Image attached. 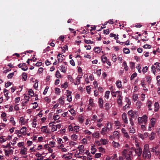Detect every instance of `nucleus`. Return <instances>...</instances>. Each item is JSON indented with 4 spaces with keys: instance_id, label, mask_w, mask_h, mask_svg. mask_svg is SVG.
<instances>
[{
    "instance_id": "obj_1",
    "label": "nucleus",
    "mask_w": 160,
    "mask_h": 160,
    "mask_svg": "<svg viewBox=\"0 0 160 160\" xmlns=\"http://www.w3.org/2000/svg\"><path fill=\"white\" fill-rule=\"evenodd\" d=\"M142 155L147 158H149L151 157L150 152L148 150L146 145L144 146Z\"/></svg>"
},
{
    "instance_id": "obj_2",
    "label": "nucleus",
    "mask_w": 160,
    "mask_h": 160,
    "mask_svg": "<svg viewBox=\"0 0 160 160\" xmlns=\"http://www.w3.org/2000/svg\"><path fill=\"white\" fill-rule=\"evenodd\" d=\"M26 65V63H23L19 64L18 66L19 68H21L22 70L26 71L28 69V67Z\"/></svg>"
},
{
    "instance_id": "obj_3",
    "label": "nucleus",
    "mask_w": 160,
    "mask_h": 160,
    "mask_svg": "<svg viewBox=\"0 0 160 160\" xmlns=\"http://www.w3.org/2000/svg\"><path fill=\"white\" fill-rule=\"evenodd\" d=\"M135 152L138 157H140L142 153V149L140 148H139L135 149Z\"/></svg>"
},
{
    "instance_id": "obj_4",
    "label": "nucleus",
    "mask_w": 160,
    "mask_h": 160,
    "mask_svg": "<svg viewBox=\"0 0 160 160\" xmlns=\"http://www.w3.org/2000/svg\"><path fill=\"white\" fill-rule=\"evenodd\" d=\"M112 128V126L110 124V128H102V130L101 131V133L103 135L105 134L106 132L107 131V130L108 129H110L111 128Z\"/></svg>"
},
{
    "instance_id": "obj_5",
    "label": "nucleus",
    "mask_w": 160,
    "mask_h": 160,
    "mask_svg": "<svg viewBox=\"0 0 160 160\" xmlns=\"http://www.w3.org/2000/svg\"><path fill=\"white\" fill-rule=\"evenodd\" d=\"M122 118L124 122L125 123H128V120L127 117V115L126 113H123L122 114Z\"/></svg>"
},
{
    "instance_id": "obj_6",
    "label": "nucleus",
    "mask_w": 160,
    "mask_h": 160,
    "mask_svg": "<svg viewBox=\"0 0 160 160\" xmlns=\"http://www.w3.org/2000/svg\"><path fill=\"white\" fill-rule=\"evenodd\" d=\"M122 96L120 95H119L118 96V100L117 102L118 104L119 105H122Z\"/></svg>"
},
{
    "instance_id": "obj_7",
    "label": "nucleus",
    "mask_w": 160,
    "mask_h": 160,
    "mask_svg": "<svg viewBox=\"0 0 160 160\" xmlns=\"http://www.w3.org/2000/svg\"><path fill=\"white\" fill-rule=\"evenodd\" d=\"M27 150V149L25 147H23L22 148V149L20 151V153L22 155H25L26 154V151Z\"/></svg>"
},
{
    "instance_id": "obj_8",
    "label": "nucleus",
    "mask_w": 160,
    "mask_h": 160,
    "mask_svg": "<svg viewBox=\"0 0 160 160\" xmlns=\"http://www.w3.org/2000/svg\"><path fill=\"white\" fill-rule=\"evenodd\" d=\"M98 102L100 108H103V101L102 98H100L99 99Z\"/></svg>"
},
{
    "instance_id": "obj_9",
    "label": "nucleus",
    "mask_w": 160,
    "mask_h": 160,
    "mask_svg": "<svg viewBox=\"0 0 160 160\" xmlns=\"http://www.w3.org/2000/svg\"><path fill=\"white\" fill-rule=\"evenodd\" d=\"M26 127H23L20 130V134H23L24 135L26 134Z\"/></svg>"
},
{
    "instance_id": "obj_10",
    "label": "nucleus",
    "mask_w": 160,
    "mask_h": 160,
    "mask_svg": "<svg viewBox=\"0 0 160 160\" xmlns=\"http://www.w3.org/2000/svg\"><path fill=\"white\" fill-rule=\"evenodd\" d=\"M128 151L126 149H124L122 152V155L124 158H127L128 155H130L128 153H127Z\"/></svg>"
},
{
    "instance_id": "obj_11",
    "label": "nucleus",
    "mask_w": 160,
    "mask_h": 160,
    "mask_svg": "<svg viewBox=\"0 0 160 160\" xmlns=\"http://www.w3.org/2000/svg\"><path fill=\"white\" fill-rule=\"evenodd\" d=\"M82 78V76L80 77H78L76 78V82H74V84L75 85H78L80 83V79Z\"/></svg>"
},
{
    "instance_id": "obj_12",
    "label": "nucleus",
    "mask_w": 160,
    "mask_h": 160,
    "mask_svg": "<svg viewBox=\"0 0 160 160\" xmlns=\"http://www.w3.org/2000/svg\"><path fill=\"white\" fill-rule=\"evenodd\" d=\"M71 92H69L68 93V95H67V100L69 102H70L72 101V97L71 95Z\"/></svg>"
},
{
    "instance_id": "obj_13",
    "label": "nucleus",
    "mask_w": 160,
    "mask_h": 160,
    "mask_svg": "<svg viewBox=\"0 0 160 160\" xmlns=\"http://www.w3.org/2000/svg\"><path fill=\"white\" fill-rule=\"evenodd\" d=\"M100 48L99 47H96L94 48L93 50L95 52L99 53L100 52L101 50Z\"/></svg>"
},
{
    "instance_id": "obj_14",
    "label": "nucleus",
    "mask_w": 160,
    "mask_h": 160,
    "mask_svg": "<svg viewBox=\"0 0 160 160\" xmlns=\"http://www.w3.org/2000/svg\"><path fill=\"white\" fill-rule=\"evenodd\" d=\"M122 132L124 134V136L125 137H126V138H128L129 137L128 133L126 131V130L124 129V128H122Z\"/></svg>"
},
{
    "instance_id": "obj_15",
    "label": "nucleus",
    "mask_w": 160,
    "mask_h": 160,
    "mask_svg": "<svg viewBox=\"0 0 160 160\" xmlns=\"http://www.w3.org/2000/svg\"><path fill=\"white\" fill-rule=\"evenodd\" d=\"M42 131L44 133H49L47 131V126H43L42 127Z\"/></svg>"
},
{
    "instance_id": "obj_16",
    "label": "nucleus",
    "mask_w": 160,
    "mask_h": 160,
    "mask_svg": "<svg viewBox=\"0 0 160 160\" xmlns=\"http://www.w3.org/2000/svg\"><path fill=\"white\" fill-rule=\"evenodd\" d=\"M27 75L25 72H23L22 74V78L23 79L24 81H26L27 79Z\"/></svg>"
},
{
    "instance_id": "obj_17",
    "label": "nucleus",
    "mask_w": 160,
    "mask_h": 160,
    "mask_svg": "<svg viewBox=\"0 0 160 160\" xmlns=\"http://www.w3.org/2000/svg\"><path fill=\"white\" fill-rule=\"evenodd\" d=\"M95 146L94 145L93 146H92L91 148V150L92 151L91 152V153L93 154H94L96 151V149L94 148Z\"/></svg>"
},
{
    "instance_id": "obj_18",
    "label": "nucleus",
    "mask_w": 160,
    "mask_h": 160,
    "mask_svg": "<svg viewBox=\"0 0 160 160\" xmlns=\"http://www.w3.org/2000/svg\"><path fill=\"white\" fill-rule=\"evenodd\" d=\"M116 85L118 88H122L121 82L120 81L118 80L116 82Z\"/></svg>"
},
{
    "instance_id": "obj_19",
    "label": "nucleus",
    "mask_w": 160,
    "mask_h": 160,
    "mask_svg": "<svg viewBox=\"0 0 160 160\" xmlns=\"http://www.w3.org/2000/svg\"><path fill=\"white\" fill-rule=\"evenodd\" d=\"M154 65H156V68L157 70L160 71V63L156 62L154 63Z\"/></svg>"
},
{
    "instance_id": "obj_20",
    "label": "nucleus",
    "mask_w": 160,
    "mask_h": 160,
    "mask_svg": "<svg viewBox=\"0 0 160 160\" xmlns=\"http://www.w3.org/2000/svg\"><path fill=\"white\" fill-rule=\"evenodd\" d=\"M155 111H157L159 109V104L158 102H155L154 104Z\"/></svg>"
},
{
    "instance_id": "obj_21",
    "label": "nucleus",
    "mask_w": 160,
    "mask_h": 160,
    "mask_svg": "<svg viewBox=\"0 0 160 160\" xmlns=\"http://www.w3.org/2000/svg\"><path fill=\"white\" fill-rule=\"evenodd\" d=\"M71 138L73 140L76 141L78 138V136L75 134H73L71 136Z\"/></svg>"
},
{
    "instance_id": "obj_22",
    "label": "nucleus",
    "mask_w": 160,
    "mask_h": 160,
    "mask_svg": "<svg viewBox=\"0 0 160 160\" xmlns=\"http://www.w3.org/2000/svg\"><path fill=\"white\" fill-rule=\"evenodd\" d=\"M123 51L124 53L128 54L130 53L129 49L128 48H124L123 49Z\"/></svg>"
},
{
    "instance_id": "obj_23",
    "label": "nucleus",
    "mask_w": 160,
    "mask_h": 160,
    "mask_svg": "<svg viewBox=\"0 0 160 160\" xmlns=\"http://www.w3.org/2000/svg\"><path fill=\"white\" fill-rule=\"evenodd\" d=\"M155 123V120L154 118H152L151 120V124L152 127L154 126V124Z\"/></svg>"
},
{
    "instance_id": "obj_24",
    "label": "nucleus",
    "mask_w": 160,
    "mask_h": 160,
    "mask_svg": "<svg viewBox=\"0 0 160 160\" xmlns=\"http://www.w3.org/2000/svg\"><path fill=\"white\" fill-rule=\"evenodd\" d=\"M56 77L58 78H61V75L58 70L56 71L55 74Z\"/></svg>"
},
{
    "instance_id": "obj_25",
    "label": "nucleus",
    "mask_w": 160,
    "mask_h": 160,
    "mask_svg": "<svg viewBox=\"0 0 160 160\" xmlns=\"http://www.w3.org/2000/svg\"><path fill=\"white\" fill-rule=\"evenodd\" d=\"M123 66L124 67V69L126 71L128 70V67L127 65V63L125 61H124L123 63Z\"/></svg>"
},
{
    "instance_id": "obj_26",
    "label": "nucleus",
    "mask_w": 160,
    "mask_h": 160,
    "mask_svg": "<svg viewBox=\"0 0 160 160\" xmlns=\"http://www.w3.org/2000/svg\"><path fill=\"white\" fill-rule=\"evenodd\" d=\"M84 41L85 43H86L87 44H92L94 43V42L93 41H92L91 40H87L86 39H84Z\"/></svg>"
},
{
    "instance_id": "obj_27",
    "label": "nucleus",
    "mask_w": 160,
    "mask_h": 160,
    "mask_svg": "<svg viewBox=\"0 0 160 160\" xmlns=\"http://www.w3.org/2000/svg\"><path fill=\"white\" fill-rule=\"evenodd\" d=\"M128 115L130 116V118H134L133 111L132 110H130L128 112Z\"/></svg>"
},
{
    "instance_id": "obj_28",
    "label": "nucleus",
    "mask_w": 160,
    "mask_h": 160,
    "mask_svg": "<svg viewBox=\"0 0 160 160\" xmlns=\"http://www.w3.org/2000/svg\"><path fill=\"white\" fill-rule=\"evenodd\" d=\"M68 78L69 80L71 82H73L74 80L73 79L72 77L70 75H68Z\"/></svg>"
},
{
    "instance_id": "obj_29",
    "label": "nucleus",
    "mask_w": 160,
    "mask_h": 160,
    "mask_svg": "<svg viewBox=\"0 0 160 160\" xmlns=\"http://www.w3.org/2000/svg\"><path fill=\"white\" fill-rule=\"evenodd\" d=\"M60 67L61 68L60 69V70L61 71L63 72H65L66 71L65 67L63 66H61Z\"/></svg>"
},
{
    "instance_id": "obj_30",
    "label": "nucleus",
    "mask_w": 160,
    "mask_h": 160,
    "mask_svg": "<svg viewBox=\"0 0 160 160\" xmlns=\"http://www.w3.org/2000/svg\"><path fill=\"white\" fill-rule=\"evenodd\" d=\"M146 79L148 84H150L152 80V78L151 77L149 76H147L146 77Z\"/></svg>"
},
{
    "instance_id": "obj_31",
    "label": "nucleus",
    "mask_w": 160,
    "mask_h": 160,
    "mask_svg": "<svg viewBox=\"0 0 160 160\" xmlns=\"http://www.w3.org/2000/svg\"><path fill=\"white\" fill-rule=\"evenodd\" d=\"M60 125H57L56 126H52V127L51 130L52 132H54L57 130V128H58V126H59Z\"/></svg>"
},
{
    "instance_id": "obj_32",
    "label": "nucleus",
    "mask_w": 160,
    "mask_h": 160,
    "mask_svg": "<svg viewBox=\"0 0 160 160\" xmlns=\"http://www.w3.org/2000/svg\"><path fill=\"white\" fill-rule=\"evenodd\" d=\"M148 106L149 110H151L152 109V108H151V107L152 104V102L151 101H149L148 102Z\"/></svg>"
},
{
    "instance_id": "obj_33",
    "label": "nucleus",
    "mask_w": 160,
    "mask_h": 160,
    "mask_svg": "<svg viewBox=\"0 0 160 160\" xmlns=\"http://www.w3.org/2000/svg\"><path fill=\"white\" fill-rule=\"evenodd\" d=\"M142 118L143 121L144 123H146L147 120V116L145 115H144Z\"/></svg>"
},
{
    "instance_id": "obj_34",
    "label": "nucleus",
    "mask_w": 160,
    "mask_h": 160,
    "mask_svg": "<svg viewBox=\"0 0 160 160\" xmlns=\"http://www.w3.org/2000/svg\"><path fill=\"white\" fill-rule=\"evenodd\" d=\"M79 122L82 123L83 122L84 120V118L83 116H80L78 118Z\"/></svg>"
},
{
    "instance_id": "obj_35",
    "label": "nucleus",
    "mask_w": 160,
    "mask_h": 160,
    "mask_svg": "<svg viewBox=\"0 0 160 160\" xmlns=\"http://www.w3.org/2000/svg\"><path fill=\"white\" fill-rule=\"evenodd\" d=\"M35 82L36 83H35L33 85L34 88L36 89L38 87V81L37 80H36Z\"/></svg>"
},
{
    "instance_id": "obj_36",
    "label": "nucleus",
    "mask_w": 160,
    "mask_h": 160,
    "mask_svg": "<svg viewBox=\"0 0 160 160\" xmlns=\"http://www.w3.org/2000/svg\"><path fill=\"white\" fill-rule=\"evenodd\" d=\"M138 123L140 124L142 123L143 122L142 118V117H139L138 120Z\"/></svg>"
},
{
    "instance_id": "obj_37",
    "label": "nucleus",
    "mask_w": 160,
    "mask_h": 160,
    "mask_svg": "<svg viewBox=\"0 0 160 160\" xmlns=\"http://www.w3.org/2000/svg\"><path fill=\"white\" fill-rule=\"evenodd\" d=\"M110 92L109 91H107L105 92V97L107 99H108L109 97V95L110 94Z\"/></svg>"
},
{
    "instance_id": "obj_38",
    "label": "nucleus",
    "mask_w": 160,
    "mask_h": 160,
    "mask_svg": "<svg viewBox=\"0 0 160 160\" xmlns=\"http://www.w3.org/2000/svg\"><path fill=\"white\" fill-rule=\"evenodd\" d=\"M28 92L29 93V95H30L31 97L33 96L34 95L32 89H30Z\"/></svg>"
},
{
    "instance_id": "obj_39",
    "label": "nucleus",
    "mask_w": 160,
    "mask_h": 160,
    "mask_svg": "<svg viewBox=\"0 0 160 160\" xmlns=\"http://www.w3.org/2000/svg\"><path fill=\"white\" fill-rule=\"evenodd\" d=\"M152 69V71L153 73V74L155 75V72H156V67L154 65H152L151 68Z\"/></svg>"
},
{
    "instance_id": "obj_40",
    "label": "nucleus",
    "mask_w": 160,
    "mask_h": 160,
    "mask_svg": "<svg viewBox=\"0 0 160 160\" xmlns=\"http://www.w3.org/2000/svg\"><path fill=\"white\" fill-rule=\"evenodd\" d=\"M20 122L22 124H24V118L23 117H21L20 118Z\"/></svg>"
},
{
    "instance_id": "obj_41",
    "label": "nucleus",
    "mask_w": 160,
    "mask_h": 160,
    "mask_svg": "<svg viewBox=\"0 0 160 160\" xmlns=\"http://www.w3.org/2000/svg\"><path fill=\"white\" fill-rule=\"evenodd\" d=\"M112 144L113 146L115 147H118L119 145V144L118 143L116 142L115 141H113Z\"/></svg>"
},
{
    "instance_id": "obj_42",
    "label": "nucleus",
    "mask_w": 160,
    "mask_h": 160,
    "mask_svg": "<svg viewBox=\"0 0 160 160\" xmlns=\"http://www.w3.org/2000/svg\"><path fill=\"white\" fill-rule=\"evenodd\" d=\"M62 87L64 88L65 89H66L68 87V83L67 82H66L64 83L63 84L61 85Z\"/></svg>"
},
{
    "instance_id": "obj_43",
    "label": "nucleus",
    "mask_w": 160,
    "mask_h": 160,
    "mask_svg": "<svg viewBox=\"0 0 160 160\" xmlns=\"http://www.w3.org/2000/svg\"><path fill=\"white\" fill-rule=\"evenodd\" d=\"M137 75V74L136 72H134L133 73L131 76L130 77V79L131 80H132L134 79V78Z\"/></svg>"
},
{
    "instance_id": "obj_44",
    "label": "nucleus",
    "mask_w": 160,
    "mask_h": 160,
    "mask_svg": "<svg viewBox=\"0 0 160 160\" xmlns=\"http://www.w3.org/2000/svg\"><path fill=\"white\" fill-rule=\"evenodd\" d=\"M148 68V67L147 66H145L143 68L142 71L144 74L147 72Z\"/></svg>"
},
{
    "instance_id": "obj_45",
    "label": "nucleus",
    "mask_w": 160,
    "mask_h": 160,
    "mask_svg": "<svg viewBox=\"0 0 160 160\" xmlns=\"http://www.w3.org/2000/svg\"><path fill=\"white\" fill-rule=\"evenodd\" d=\"M14 75V72H12L11 73L8 74L7 76V77L9 78H12Z\"/></svg>"
},
{
    "instance_id": "obj_46",
    "label": "nucleus",
    "mask_w": 160,
    "mask_h": 160,
    "mask_svg": "<svg viewBox=\"0 0 160 160\" xmlns=\"http://www.w3.org/2000/svg\"><path fill=\"white\" fill-rule=\"evenodd\" d=\"M79 128V127L78 126H75L74 127L73 130L74 131H75L76 132H78V130Z\"/></svg>"
},
{
    "instance_id": "obj_47",
    "label": "nucleus",
    "mask_w": 160,
    "mask_h": 160,
    "mask_svg": "<svg viewBox=\"0 0 160 160\" xmlns=\"http://www.w3.org/2000/svg\"><path fill=\"white\" fill-rule=\"evenodd\" d=\"M112 59L114 62H115L117 60V58L116 55L115 54H112Z\"/></svg>"
},
{
    "instance_id": "obj_48",
    "label": "nucleus",
    "mask_w": 160,
    "mask_h": 160,
    "mask_svg": "<svg viewBox=\"0 0 160 160\" xmlns=\"http://www.w3.org/2000/svg\"><path fill=\"white\" fill-rule=\"evenodd\" d=\"M143 48H149L150 49L151 48V45L148 44H145L143 46Z\"/></svg>"
},
{
    "instance_id": "obj_49",
    "label": "nucleus",
    "mask_w": 160,
    "mask_h": 160,
    "mask_svg": "<svg viewBox=\"0 0 160 160\" xmlns=\"http://www.w3.org/2000/svg\"><path fill=\"white\" fill-rule=\"evenodd\" d=\"M105 109L108 110L109 108V104L108 103H106L104 106Z\"/></svg>"
},
{
    "instance_id": "obj_50",
    "label": "nucleus",
    "mask_w": 160,
    "mask_h": 160,
    "mask_svg": "<svg viewBox=\"0 0 160 160\" xmlns=\"http://www.w3.org/2000/svg\"><path fill=\"white\" fill-rule=\"evenodd\" d=\"M89 104L91 106H93V100L91 98L89 100Z\"/></svg>"
},
{
    "instance_id": "obj_51",
    "label": "nucleus",
    "mask_w": 160,
    "mask_h": 160,
    "mask_svg": "<svg viewBox=\"0 0 160 160\" xmlns=\"http://www.w3.org/2000/svg\"><path fill=\"white\" fill-rule=\"evenodd\" d=\"M55 91L56 93L57 94H59L60 92V90L59 88H56Z\"/></svg>"
},
{
    "instance_id": "obj_52",
    "label": "nucleus",
    "mask_w": 160,
    "mask_h": 160,
    "mask_svg": "<svg viewBox=\"0 0 160 160\" xmlns=\"http://www.w3.org/2000/svg\"><path fill=\"white\" fill-rule=\"evenodd\" d=\"M59 102L62 105H63L64 103V100L61 98H60L59 99Z\"/></svg>"
},
{
    "instance_id": "obj_53",
    "label": "nucleus",
    "mask_w": 160,
    "mask_h": 160,
    "mask_svg": "<svg viewBox=\"0 0 160 160\" xmlns=\"http://www.w3.org/2000/svg\"><path fill=\"white\" fill-rule=\"evenodd\" d=\"M102 57L103 56L101 57L102 61L103 63H105L107 61V57H104L102 58Z\"/></svg>"
},
{
    "instance_id": "obj_54",
    "label": "nucleus",
    "mask_w": 160,
    "mask_h": 160,
    "mask_svg": "<svg viewBox=\"0 0 160 160\" xmlns=\"http://www.w3.org/2000/svg\"><path fill=\"white\" fill-rule=\"evenodd\" d=\"M100 141L102 143L103 145H105L106 144L107 141L105 139H101L100 140Z\"/></svg>"
},
{
    "instance_id": "obj_55",
    "label": "nucleus",
    "mask_w": 160,
    "mask_h": 160,
    "mask_svg": "<svg viewBox=\"0 0 160 160\" xmlns=\"http://www.w3.org/2000/svg\"><path fill=\"white\" fill-rule=\"evenodd\" d=\"M49 145L51 146L52 148L55 147V142H49Z\"/></svg>"
},
{
    "instance_id": "obj_56",
    "label": "nucleus",
    "mask_w": 160,
    "mask_h": 160,
    "mask_svg": "<svg viewBox=\"0 0 160 160\" xmlns=\"http://www.w3.org/2000/svg\"><path fill=\"white\" fill-rule=\"evenodd\" d=\"M53 118L54 119L55 121H56L59 118V117L58 115H54L53 116Z\"/></svg>"
},
{
    "instance_id": "obj_57",
    "label": "nucleus",
    "mask_w": 160,
    "mask_h": 160,
    "mask_svg": "<svg viewBox=\"0 0 160 160\" xmlns=\"http://www.w3.org/2000/svg\"><path fill=\"white\" fill-rule=\"evenodd\" d=\"M49 88V87L48 86H47L45 89H44V92H43V94L44 95H45L46 94L47 92V91H48V89Z\"/></svg>"
},
{
    "instance_id": "obj_58",
    "label": "nucleus",
    "mask_w": 160,
    "mask_h": 160,
    "mask_svg": "<svg viewBox=\"0 0 160 160\" xmlns=\"http://www.w3.org/2000/svg\"><path fill=\"white\" fill-rule=\"evenodd\" d=\"M134 118L137 117L138 115V112L136 111H133Z\"/></svg>"
},
{
    "instance_id": "obj_59",
    "label": "nucleus",
    "mask_w": 160,
    "mask_h": 160,
    "mask_svg": "<svg viewBox=\"0 0 160 160\" xmlns=\"http://www.w3.org/2000/svg\"><path fill=\"white\" fill-rule=\"evenodd\" d=\"M101 153H97L95 155V158H98L100 157L101 156Z\"/></svg>"
},
{
    "instance_id": "obj_60",
    "label": "nucleus",
    "mask_w": 160,
    "mask_h": 160,
    "mask_svg": "<svg viewBox=\"0 0 160 160\" xmlns=\"http://www.w3.org/2000/svg\"><path fill=\"white\" fill-rule=\"evenodd\" d=\"M138 98V96L137 95L135 94L134 95H133V99L134 101H136Z\"/></svg>"
},
{
    "instance_id": "obj_61",
    "label": "nucleus",
    "mask_w": 160,
    "mask_h": 160,
    "mask_svg": "<svg viewBox=\"0 0 160 160\" xmlns=\"http://www.w3.org/2000/svg\"><path fill=\"white\" fill-rule=\"evenodd\" d=\"M12 82H8L7 83H6L5 84V87L6 88H7L9 87L11 85Z\"/></svg>"
},
{
    "instance_id": "obj_62",
    "label": "nucleus",
    "mask_w": 160,
    "mask_h": 160,
    "mask_svg": "<svg viewBox=\"0 0 160 160\" xmlns=\"http://www.w3.org/2000/svg\"><path fill=\"white\" fill-rule=\"evenodd\" d=\"M24 98L27 100V101H28L29 100L30 97L29 96H27V95L24 94Z\"/></svg>"
},
{
    "instance_id": "obj_63",
    "label": "nucleus",
    "mask_w": 160,
    "mask_h": 160,
    "mask_svg": "<svg viewBox=\"0 0 160 160\" xmlns=\"http://www.w3.org/2000/svg\"><path fill=\"white\" fill-rule=\"evenodd\" d=\"M109 33V30L108 29H107L106 30H103V33L104 34H108Z\"/></svg>"
},
{
    "instance_id": "obj_64",
    "label": "nucleus",
    "mask_w": 160,
    "mask_h": 160,
    "mask_svg": "<svg viewBox=\"0 0 160 160\" xmlns=\"http://www.w3.org/2000/svg\"><path fill=\"white\" fill-rule=\"evenodd\" d=\"M135 67L134 63L133 62L130 63V67L131 69H132Z\"/></svg>"
}]
</instances>
